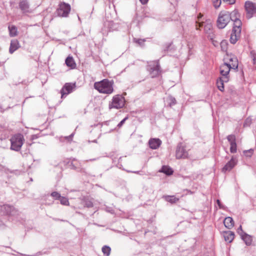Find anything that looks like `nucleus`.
<instances>
[{"instance_id":"obj_2","label":"nucleus","mask_w":256,"mask_h":256,"mask_svg":"<svg viewBox=\"0 0 256 256\" xmlns=\"http://www.w3.org/2000/svg\"><path fill=\"white\" fill-rule=\"evenodd\" d=\"M114 82L108 79L97 82L94 84V88L100 93L110 94L114 92Z\"/></svg>"},{"instance_id":"obj_39","label":"nucleus","mask_w":256,"mask_h":256,"mask_svg":"<svg viewBox=\"0 0 256 256\" xmlns=\"http://www.w3.org/2000/svg\"><path fill=\"white\" fill-rule=\"evenodd\" d=\"M238 232L240 235V234H244V233L242 230V227L241 226H240V227L238 228Z\"/></svg>"},{"instance_id":"obj_40","label":"nucleus","mask_w":256,"mask_h":256,"mask_svg":"<svg viewBox=\"0 0 256 256\" xmlns=\"http://www.w3.org/2000/svg\"><path fill=\"white\" fill-rule=\"evenodd\" d=\"M224 2H228L229 4H234L235 2V0H222Z\"/></svg>"},{"instance_id":"obj_43","label":"nucleus","mask_w":256,"mask_h":256,"mask_svg":"<svg viewBox=\"0 0 256 256\" xmlns=\"http://www.w3.org/2000/svg\"><path fill=\"white\" fill-rule=\"evenodd\" d=\"M250 122V120H249L248 118L246 120V122L244 124V126H246V125H247V123L248 122Z\"/></svg>"},{"instance_id":"obj_42","label":"nucleus","mask_w":256,"mask_h":256,"mask_svg":"<svg viewBox=\"0 0 256 256\" xmlns=\"http://www.w3.org/2000/svg\"><path fill=\"white\" fill-rule=\"evenodd\" d=\"M140 0L142 4H144L148 2V0Z\"/></svg>"},{"instance_id":"obj_28","label":"nucleus","mask_w":256,"mask_h":256,"mask_svg":"<svg viewBox=\"0 0 256 256\" xmlns=\"http://www.w3.org/2000/svg\"><path fill=\"white\" fill-rule=\"evenodd\" d=\"M110 250L111 249L110 247L106 246H104L102 248V252L104 253V254L106 256H108L110 255Z\"/></svg>"},{"instance_id":"obj_35","label":"nucleus","mask_w":256,"mask_h":256,"mask_svg":"<svg viewBox=\"0 0 256 256\" xmlns=\"http://www.w3.org/2000/svg\"><path fill=\"white\" fill-rule=\"evenodd\" d=\"M51 196L54 198L56 200L60 199V198L61 196L60 194L58 192H52L51 194Z\"/></svg>"},{"instance_id":"obj_31","label":"nucleus","mask_w":256,"mask_h":256,"mask_svg":"<svg viewBox=\"0 0 256 256\" xmlns=\"http://www.w3.org/2000/svg\"><path fill=\"white\" fill-rule=\"evenodd\" d=\"M4 208L6 209H8L10 210V211H8L7 213L9 214H14V208L13 206H4Z\"/></svg>"},{"instance_id":"obj_24","label":"nucleus","mask_w":256,"mask_h":256,"mask_svg":"<svg viewBox=\"0 0 256 256\" xmlns=\"http://www.w3.org/2000/svg\"><path fill=\"white\" fill-rule=\"evenodd\" d=\"M10 36L11 37L15 36L18 34L17 28L16 26L12 25L8 26Z\"/></svg>"},{"instance_id":"obj_25","label":"nucleus","mask_w":256,"mask_h":256,"mask_svg":"<svg viewBox=\"0 0 256 256\" xmlns=\"http://www.w3.org/2000/svg\"><path fill=\"white\" fill-rule=\"evenodd\" d=\"M166 200L172 204L176 203L178 201L179 198L174 196H164Z\"/></svg>"},{"instance_id":"obj_12","label":"nucleus","mask_w":256,"mask_h":256,"mask_svg":"<svg viewBox=\"0 0 256 256\" xmlns=\"http://www.w3.org/2000/svg\"><path fill=\"white\" fill-rule=\"evenodd\" d=\"M18 6L22 12L26 13L30 12V5L28 0H20Z\"/></svg>"},{"instance_id":"obj_20","label":"nucleus","mask_w":256,"mask_h":256,"mask_svg":"<svg viewBox=\"0 0 256 256\" xmlns=\"http://www.w3.org/2000/svg\"><path fill=\"white\" fill-rule=\"evenodd\" d=\"M65 63L68 66L72 69H74L76 67V64L72 56H68L65 60Z\"/></svg>"},{"instance_id":"obj_26","label":"nucleus","mask_w":256,"mask_h":256,"mask_svg":"<svg viewBox=\"0 0 256 256\" xmlns=\"http://www.w3.org/2000/svg\"><path fill=\"white\" fill-rule=\"evenodd\" d=\"M230 20L234 21L239 18V14L237 10H234L232 12L230 13Z\"/></svg>"},{"instance_id":"obj_13","label":"nucleus","mask_w":256,"mask_h":256,"mask_svg":"<svg viewBox=\"0 0 256 256\" xmlns=\"http://www.w3.org/2000/svg\"><path fill=\"white\" fill-rule=\"evenodd\" d=\"M227 139L230 143V151L232 153H236V137L234 135H229L227 137Z\"/></svg>"},{"instance_id":"obj_44","label":"nucleus","mask_w":256,"mask_h":256,"mask_svg":"<svg viewBox=\"0 0 256 256\" xmlns=\"http://www.w3.org/2000/svg\"><path fill=\"white\" fill-rule=\"evenodd\" d=\"M202 17V15L200 14V16H198V20H200V18Z\"/></svg>"},{"instance_id":"obj_1","label":"nucleus","mask_w":256,"mask_h":256,"mask_svg":"<svg viewBox=\"0 0 256 256\" xmlns=\"http://www.w3.org/2000/svg\"><path fill=\"white\" fill-rule=\"evenodd\" d=\"M224 63L220 66V73L222 77L229 78V72L230 69L236 70L238 68L237 58L232 54H226L224 58Z\"/></svg>"},{"instance_id":"obj_18","label":"nucleus","mask_w":256,"mask_h":256,"mask_svg":"<svg viewBox=\"0 0 256 256\" xmlns=\"http://www.w3.org/2000/svg\"><path fill=\"white\" fill-rule=\"evenodd\" d=\"M234 26H233V30L235 31V32L240 34L241 32V26H242V22L239 18L236 20H234Z\"/></svg>"},{"instance_id":"obj_14","label":"nucleus","mask_w":256,"mask_h":256,"mask_svg":"<svg viewBox=\"0 0 256 256\" xmlns=\"http://www.w3.org/2000/svg\"><path fill=\"white\" fill-rule=\"evenodd\" d=\"M204 26V32L208 34H210L212 32V26L210 20H208L204 22H198V27Z\"/></svg>"},{"instance_id":"obj_8","label":"nucleus","mask_w":256,"mask_h":256,"mask_svg":"<svg viewBox=\"0 0 256 256\" xmlns=\"http://www.w3.org/2000/svg\"><path fill=\"white\" fill-rule=\"evenodd\" d=\"M176 156L178 159L186 158L188 157V152L182 144H179L177 146Z\"/></svg>"},{"instance_id":"obj_4","label":"nucleus","mask_w":256,"mask_h":256,"mask_svg":"<svg viewBox=\"0 0 256 256\" xmlns=\"http://www.w3.org/2000/svg\"><path fill=\"white\" fill-rule=\"evenodd\" d=\"M230 20V12L226 11L221 12L217 20V26L219 28H224Z\"/></svg>"},{"instance_id":"obj_15","label":"nucleus","mask_w":256,"mask_h":256,"mask_svg":"<svg viewBox=\"0 0 256 256\" xmlns=\"http://www.w3.org/2000/svg\"><path fill=\"white\" fill-rule=\"evenodd\" d=\"M150 147L152 150L158 148L162 144V141L159 138H152L148 141Z\"/></svg>"},{"instance_id":"obj_23","label":"nucleus","mask_w":256,"mask_h":256,"mask_svg":"<svg viewBox=\"0 0 256 256\" xmlns=\"http://www.w3.org/2000/svg\"><path fill=\"white\" fill-rule=\"evenodd\" d=\"M234 234L233 232L229 231L224 234V238L226 242H230L234 240Z\"/></svg>"},{"instance_id":"obj_36","label":"nucleus","mask_w":256,"mask_h":256,"mask_svg":"<svg viewBox=\"0 0 256 256\" xmlns=\"http://www.w3.org/2000/svg\"><path fill=\"white\" fill-rule=\"evenodd\" d=\"M134 41L138 44L140 46H142L144 42H145V40L144 39H136L134 38Z\"/></svg>"},{"instance_id":"obj_11","label":"nucleus","mask_w":256,"mask_h":256,"mask_svg":"<svg viewBox=\"0 0 256 256\" xmlns=\"http://www.w3.org/2000/svg\"><path fill=\"white\" fill-rule=\"evenodd\" d=\"M237 159L236 158L232 156L230 160L222 168V172H225L226 171H230L237 164Z\"/></svg>"},{"instance_id":"obj_6","label":"nucleus","mask_w":256,"mask_h":256,"mask_svg":"<svg viewBox=\"0 0 256 256\" xmlns=\"http://www.w3.org/2000/svg\"><path fill=\"white\" fill-rule=\"evenodd\" d=\"M58 6L59 7L56 10L58 16L61 17H67L70 11V6L65 2H61Z\"/></svg>"},{"instance_id":"obj_30","label":"nucleus","mask_w":256,"mask_h":256,"mask_svg":"<svg viewBox=\"0 0 256 256\" xmlns=\"http://www.w3.org/2000/svg\"><path fill=\"white\" fill-rule=\"evenodd\" d=\"M254 150L252 148L244 151V154L246 157H251L254 154Z\"/></svg>"},{"instance_id":"obj_47","label":"nucleus","mask_w":256,"mask_h":256,"mask_svg":"<svg viewBox=\"0 0 256 256\" xmlns=\"http://www.w3.org/2000/svg\"><path fill=\"white\" fill-rule=\"evenodd\" d=\"M95 159L90 160H94Z\"/></svg>"},{"instance_id":"obj_17","label":"nucleus","mask_w":256,"mask_h":256,"mask_svg":"<svg viewBox=\"0 0 256 256\" xmlns=\"http://www.w3.org/2000/svg\"><path fill=\"white\" fill-rule=\"evenodd\" d=\"M20 47L18 41L17 40H11L9 52L12 54Z\"/></svg>"},{"instance_id":"obj_41","label":"nucleus","mask_w":256,"mask_h":256,"mask_svg":"<svg viewBox=\"0 0 256 256\" xmlns=\"http://www.w3.org/2000/svg\"><path fill=\"white\" fill-rule=\"evenodd\" d=\"M216 202H217V204H218L220 208H223V206H222L221 203H220V202L219 200H216Z\"/></svg>"},{"instance_id":"obj_37","label":"nucleus","mask_w":256,"mask_h":256,"mask_svg":"<svg viewBox=\"0 0 256 256\" xmlns=\"http://www.w3.org/2000/svg\"><path fill=\"white\" fill-rule=\"evenodd\" d=\"M168 100L170 101V106H172V105H174L176 104V99L172 97V96H169L168 98Z\"/></svg>"},{"instance_id":"obj_5","label":"nucleus","mask_w":256,"mask_h":256,"mask_svg":"<svg viewBox=\"0 0 256 256\" xmlns=\"http://www.w3.org/2000/svg\"><path fill=\"white\" fill-rule=\"evenodd\" d=\"M125 104V99L121 95L117 94L114 96L112 102L109 104V108L119 109L122 108Z\"/></svg>"},{"instance_id":"obj_34","label":"nucleus","mask_w":256,"mask_h":256,"mask_svg":"<svg viewBox=\"0 0 256 256\" xmlns=\"http://www.w3.org/2000/svg\"><path fill=\"white\" fill-rule=\"evenodd\" d=\"M84 206L88 208H91L93 206L92 202L91 200H86L84 201Z\"/></svg>"},{"instance_id":"obj_27","label":"nucleus","mask_w":256,"mask_h":256,"mask_svg":"<svg viewBox=\"0 0 256 256\" xmlns=\"http://www.w3.org/2000/svg\"><path fill=\"white\" fill-rule=\"evenodd\" d=\"M161 172L166 174L167 175H170L173 172L172 169L167 166H163L162 168Z\"/></svg>"},{"instance_id":"obj_33","label":"nucleus","mask_w":256,"mask_h":256,"mask_svg":"<svg viewBox=\"0 0 256 256\" xmlns=\"http://www.w3.org/2000/svg\"><path fill=\"white\" fill-rule=\"evenodd\" d=\"M220 47L222 51L225 52L227 49V42L226 40H223L220 43Z\"/></svg>"},{"instance_id":"obj_46","label":"nucleus","mask_w":256,"mask_h":256,"mask_svg":"<svg viewBox=\"0 0 256 256\" xmlns=\"http://www.w3.org/2000/svg\"><path fill=\"white\" fill-rule=\"evenodd\" d=\"M196 26V29H198V26Z\"/></svg>"},{"instance_id":"obj_38","label":"nucleus","mask_w":256,"mask_h":256,"mask_svg":"<svg viewBox=\"0 0 256 256\" xmlns=\"http://www.w3.org/2000/svg\"><path fill=\"white\" fill-rule=\"evenodd\" d=\"M128 118V117H126L124 118L118 124V126L120 128L121 127L122 124H124L125 121Z\"/></svg>"},{"instance_id":"obj_45","label":"nucleus","mask_w":256,"mask_h":256,"mask_svg":"<svg viewBox=\"0 0 256 256\" xmlns=\"http://www.w3.org/2000/svg\"><path fill=\"white\" fill-rule=\"evenodd\" d=\"M73 136H74V134H71L69 136V137L72 138Z\"/></svg>"},{"instance_id":"obj_21","label":"nucleus","mask_w":256,"mask_h":256,"mask_svg":"<svg viewBox=\"0 0 256 256\" xmlns=\"http://www.w3.org/2000/svg\"><path fill=\"white\" fill-rule=\"evenodd\" d=\"M240 236L247 246L251 244L252 242V238L250 236L246 233H244V234H240Z\"/></svg>"},{"instance_id":"obj_22","label":"nucleus","mask_w":256,"mask_h":256,"mask_svg":"<svg viewBox=\"0 0 256 256\" xmlns=\"http://www.w3.org/2000/svg\"><path fill=\"white\" fill-rule=\"evenodd\" d=\"M240 36V34L235 32V31L232 30L230 37V42L232 44H236Z\"/></svg>"},{"instance_id":"obj_29","label":"nucleus","mask_w":256,"mask_h":256,"mask_svg":"<svg viewBox=\"0 0 256 256\" xmlns=\"http://www.w3.org/2000/svg\"><path fill=\"white\" fill-rule=\"evenodd\" d=\"M60 200L62 204L65 206H68L69 204L68 199L65 197L60 196Z\"/></svg>"},{"instance_id":"obj_3","label":"nucleus","mask_w":256,"mask_h":256,"mask_svg":"<svg viewBox=\"0 0 256 256\" xmlns=\"http://www.w3.org/2000/svg\"><path fill=\"white\" fill-rule=\"evenodd\" d=\"M24 137L21 134H16L10 138V149L16 152L20 150L23 144Z\"/></svg>"},{"instance_id":"obj_9","label":"nucleus","mask_w":256,"mask_h":256,"mask_svg":"<svg viewBox=\"0 0 256 256\" xmlns=\"http://www.w3.org/2000/svg\"><path fill=\"white\" fill-rule=\"evenodd\" d=\"M245 10L246 12V16L248 18H250L256 12V6L251 2L247 1L245 2Z\"/></svg>"},{"instance_id":"obj_19","label":"nucleus","mask_w":256,"mask_h":256,"mask_svg":"<svg viewBox=\"0 0 256 256\" xmlns=\"http://www.w3.org/2000/svg\"><path fill=\"white\" fill-rule=\"evenodd\" d=\"M224 224V226L228 229H231L234 226V222L231 217L225 218Z\"/></svg>"},{"instance_id":"obj_10","label":"nucleus","mask_w":256,"mask_h":256,"mask_svg":"<svg viewBox=\"0 0 256 256\" xmlns=\"http://www.w3.org/2000/svg\"><path fill=\"white\" fill-rule=\"evenodd\" d=\"M75 83H66L60 90L61 98H64L71 93L76 88Z\"/></svg>"},{"instance_id":"obj_16","label":"nucleus","mask_w":256,"mask_h":256,"mask_svg":"<svg viewBox=\"0 0 256 256\" xmlns=\"http://www.w3.org/2000/svg\"><path fill=\"white\" fill-rule=\"evenodd\" d=\"M229 78L227 77H220V78L216 82L218 88L221 92H223L224 90V83L228 81Z\"/></svg>"},{"instance_id":"obj_32","label":"nucleus","mask_w":256,"mask_h":256,"mask_svg":"<svg viewBox=\"0 0 256 256\" xmlns=\"http://www.w3.org/2000/svg\"><path fill=\"white\" fill-rule=\"evenodd\" d=\"M214 6L216 8H218L222 3V0H212Z\"/></svg>"},{"instance_id":"obj_7","label":"nucleus","mask_w":256,"mask_h":256,"mask_svg":"<svg viewBox=\"0 0 256 256\" xmlns=\"http://www.w3.org/2000/svg\"><path fill=\"white\" fill-rule=\"evenodd\" d=\"M148 70L149 71L151 77L154 78L160 74V66L158 62L154 61L150 62L148 67Z\"/></svg>"}]
</instances>
